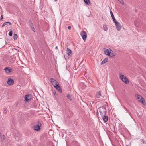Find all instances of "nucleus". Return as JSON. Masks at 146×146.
I'll use <instances>...</instances> for the list:
<instances>
[{"label": "nucleus", "instance_id": "2f4dec72", "mask_svg": "<svg viewBox=\"0 0 146 146\" xmlns=\"http://www.w3.org/2000/svg\"><path fill=\"white\" fill-rule=\"evenodd\" d=\"M119 74V76H121V75H122V73H121V72H120Z\"/></svg>", "mask_w": 146, "mask_h": 146}, {"label": "nucleus", "instance_id": "6ab92c4d", "mask_svg": "<svg viewBox=\"0 0 146 146\" xmlns=\"http://www.w3.org/2000/svg\"><path fill=\"white\" fill-rule=\"evenodd\" d=\"M108 60V58H106L105 59H104L101 62V64H103L105 63L106 62H107Z\"/></svg>", "mask_w": 146, "mask_h": 146}, {"label": "nucleus", "instance_id": "b1692460", "mask_svg": "<svg viewBox=\"0 0 146 146\" xmlns=\"http://www.w3.org/2000/svg\"><path fill=\"white\" fill-rule=\"evenodd\" d=\"M12 34H13L12 31L11 30L9 31V35L10 36H12Z\"/></svg>", "mask_w": 146, "mask_h": 146}, {"label": "nucleus", "instance_id": "f8f14e48", "mask_svg": "<svg viewBox=\"0 0 146 146\" xmlns=\"http://www.w3.org/2000/svg\"><path fill=\"white\" fill-rule=\"evenodd\" d=\"M15 139L16 140H18L21 137V134L19 133H17V134H15Z\"/></svg>", "mask_w": 146, "mask_h": 146}, {"label": "nucleus", "instance_id": "bb28decb", "mask_svg": "<svg viewBox=\"0 0 146 146\" xmlns=\"http://www.w3.org/2000/svg\"><path fill=\"white\" fill-rule=\"evenodd\" d=\"M110 14L111 15V17L112 18H113V17H114V16L113 14V13L111 11H110Z\"/></svg>", "mask_w": 146, "mask_h": 146}, {"label": "nucleus", "instance_id": "473e14b6", "mask_svg": "<svg viewBox=\"0 0 146 146\" xmlns=\"http://www.w3.org/2000/svg\"><path fill=\"white\" fill-rule=\"evenodd\" d=\"M33 31L34 32H35V29L34 28V27H33Z\"/></svg>", "mask_w": 146, "mask_h": 146}, {"label": "nucleus", "instance_id": "9b49d317", "mask_svg": "<svg viewBox=\"0 0 146 146\" xmlns=\"http://www.w3.org/2000/svg\"><path fill=\"white\" fill-rule=\"evenodd\" d=\"M31 95L30 94L28 95H25V101H27L31 99Z\"/></svg>", "mask_w": 146, "mask_h": 146}, {"label": "nucleus", "instance_id": "a211bd4d", "mask_svg": "<svg viewBox=\"0 0 146 146\" xmlns=\"http://www.w3.org/2000/svg\"><path fill=\"white\" fill-rule=\"evenodd\" d=\"M85 4L87 5H89L90 4V0H83Z\"/></svg>", "mask_w": 146, "mask_h": 146}, {"label": "nucleus", "instance_id": "c9c22d12", "mask_svg": "<svg viewBox=\"0 0 146 146\" xmlns=\"http://www.w3.org/2000/svg\"><path fill=\"white\" fill-rule=\"evenodd\" d=\"M57 48V46H56V48Z\"/></svg>", "mask_w": 146, "mask_h": 146}, {"label": "nucleus", "instance_id": "423d86ee", "mask_svg": "<svg viewBox=\"0 0 146 146\" xmlns=\"http://www.w3.org/2000/svg\"><path fill=\"white\" fill-rule=\"evenodd\" d=\"M50 80V82L54 87L56 86L57 85H58V82L56 80H54V79L51 78Z\"/></svg>", "mask_w": 146, "mask_h": 146}, {"label": "nucleus", "instance_id": "cd10ccee", "mask_svg": "<svg viewBox=\"0 0 146 146\" xmlns=\"http://www.w3.org/2000/svg\"><path fill=\"white\" fill-rule=\"evenodd\" d=\"M118 1L122 4H124V2L123 0H118Z\"/></svg>", "mask_w": 146, "mask_h": 146}, {"label": "nucleus", "instance_id": "72a5a7b5", "mask_svg": "<svg viewBox=\"0 0 146 146\" xmlns=\"http://www.w3.org/2000/svg\"><path fill=\"white\" fill-rule=\"evenodd\" d=\"M54 95H55V94H56V93L55 92H54Z\"/></svg>", "mask_w": 146, "mask_h": 146}, {"label": "nucleus", "instance_id": "4be33fe9", "mask_svg": "<svg viewBox=\"0 0 146 146\" xmlns=\"http://www.w3.org/2000/svg\"><path fill=\"white\" fill-rule=\"evenodd\" d=\"M138 21H136L134 22V25L137 27H138L139 25H138Z\"/></svg>", "mask_w": 146, "mask_h": 146}, {"label": "nucleus", "instance_id": "f257e3e1", "mask_svg": "<svg viewBox=\"0 0 146 146\" xmlns=\"http://www.w3.org/2000/svg\"><path fill=\"white\" fill-rule=\"evenodd\" d=\"M98 111L101 116H104L106 114V109L104 107H102L99 108L97 111V114L98 113Z\"/></svg>", "mask_w": 146, "mask_h": 146}, {"label": "nucleus", "instance_id": "f3484780", "mask_svg": "<svg viewBox=\"0 0 146 146\" xmlns=\"http://www.w3.org/2000/svg\"><path fill=\"white\" fill-rule=\"evenodd\" d=\"M101 96V92L100 91H99L98 93L96 95V97L97 98H99Z\"/></svg>", "mask_w": 146, "mask_h": 146}, {"label": "nucleus", "instance_id": "a878e982", "mask_svg": "<svg viewBox=\"0 0 146 146\" xmlns=\"http://www.w3.org/2000/svg\"><path fill=\"white\" fill-rule=\"evenodd\" d=\"M67 97L68 98V99H69L70 101H72V100L71 99H70V95L69 94H67Z\"/></svg>", "mask_w": 146, "mask_h": 146}, {"label": "nucleus", "instance_id": "39448f33", "mask_svg": "<svg viewBox=\"0 0 146 146\" xmlns=\"http://www.w3.org/2000/svg\"><path fill=\"white\" fill-rule=\"evenodd\" d=\"M80 35L83 39L85 41L87 38V33L86 32L84 31H81Z\"/></svg>", "mask_w": 146, "mask_h": 146}, {"label": "nucleus", "instance_id": "9d476101", "mask_svg": "<svg viewBox=\"0 0 146 146\" xmlns=\"http://www.w3.org/2000/svg\"><path fill=\"white\" fill-rule=\"evenodd\" d=\"M111 52H112V51L111 49L109 50L107 49L104 51V53L105 54L108 56L110 54V53H111Z\"/></svg>", "mask_w": 146, "mask_h": 146}, {"label": "nucleus", "instance_id": "0eeeda50", "mask_svg": "<svg viewBox=\"0 0 146 146\" xmlns=\"http://www.w3.org/2000/svg\"><path fill=\"white\" fill-rule=\"evenodd\" d=\"M115 24L117 30L118 31H120L121 28V27L120 23L117 22L116 23H115Z\"/></svg>", "mask_w": 146, "mask_h": 146}, {"label": "nucleus", "instance_id": "c756f323", "mask_svg": "<svg viewBox=\"0 0 146 146\" xmlns=\"http://www.w3.org/2000/svg\"><path fill=\"white\" fill-rule=\"evenodd\" d=\"M3 18V16L2 15H1V16L0 17V20H1Z\"/></svg>", "mask_w": 146, "mask_h": 146}, {"label": "nucleus", "instance_id": "2eb2a0df", "mask_svg": "<svg viewBox=\"0 0 146 146\" xmlns=\"http://www.w3.org/2000/svg\"><path fill=\"white\" fill-rule=\"evenodd\" d=\"M66 54L68 56L70 55L72 53L71 50L68 48H67L66 49Z\"/></svg>", "mask_w": 146, "mask_h": 146}, {"label": "nucleus", "instance_id": "f03ea898", "mask_svg": "<svg viewBox=\"0 0 146 146\" xmlns=\"http://www.w3.org/2000/svg\"><path fill=\"white\" fill-rule=\"evenodd\" d=\"M41 126V124L39 121H38L37 124L33 126V129L36 131H39L40 130V127Z\"/></svg>", "mask_w": 146, "mask_h": 146}, {"label": "nucleus", "instance_id": "1a4fd4ad", "mask_svg": "<svg viewBox=\"0 0 146 146\" xmlns=\"http://www.w3.org/2000/svg\"><path fill=\"white\" fill-rule=\"evenodd\" d=\"M4 70L5 71V72L7 74H9L10 73L12 69L10 67H6L4 68Z\"/></svg>", "mask_w": 146, "mask_h": 146}, {"label": "nucleus", "instance_id": "f704fd0d", "mask_svg": "<svg viewBox=\"0 0 146 146\" xmlns=\"http://www.w3.org/2000/svg\"><path fill=\"white\" fill-rule=\"evenodd\" d=\"M55 1H56L57 0H54Z\"/></svg>", "mask_w": 146, "mask_h": 146}, {"label": "nucleus", "instance_id": "6e6552de", "mask_svg": "<svg viewBox=\"0 0 146 146\" xmlns=\"http://www.w3.org/2000/svg\"><path fill=\"white\" fill-rule=\"evenodd\" d=\"M14 82L13 80L11 78H9L8 79L7 82L8 84L9 85H13Z\"/></svg>", "mask_w": 146, "mask_h": 146}, {"label": "nucleus", "instance_id": "c85d7f7f", "mask_svg": "<svg viewBox=\"0 0 146 146\" xmlns=\"http://www.w3.org/2000/svg\"><path fill=\"white\" fill-rule=\"evenodd\" d=\"M7 112V111L5 109H3V112L4 113H6Z\"/></svg>", "mask_w": 146, "mask_h": 146}, {"label": "nucleus", "instance_id": "dca6fc26", "mask_svg": "<svg viewBox=\"0 0 146 146\" xmlns=\"http://www.w3.org/2000/svg\"><path fill=\"white\" fill-rule=\"evenodd\" d=\"M54 87L56 89L58 90L60 92H62V90L61 88L58 85H57L56 86Z\"/></svg>", "mask_w": 146, "mask_h": 146}, {"label": "nucleus", "instance_id": "ddd939ff", "mask_svg": "<svg viewBox=\"0 0 146 146\" xmlns=\"http://www.w3.org/2000/svg\"><path fill=\"white\" fill-rule=\"evenodd\" d=\"M102 117V119L103 121L105 122H106L108 120V117L107 116L104 115V116H101Z\"/></svg>", "mask_w": 146, "mask_h": 146}, {"label": "nucleus", "instance_id": "20e7f679", "mask_svg": "<svg viewBox=\"0 0 146 146\" xmlns=\"http://www.w3.org/2000/svg\"><path fill=\"white\" fill-rule=\"evenodd\" d=\"M119 77L122 81L126 84H128L129 83L128 80L125 76L124 75H121L119 76Z\"/></svg>", "mask_w": 146, "mask_h": 146}, {"label": "nucleus", "instance_id": "4468645a", "mask_svg": "<svg viewBox=\"0 0 146 146\" xmlns=\"http://www.w3.org/2000/svg\"><path fill=\"white\" fill-rule=\"evenodd\" d=\"M11 24V23L10 22L7 21L5 23H4L2 27L5 26V27H7V26H9V25Z\"/></svg>", "mask_w": 146, "mask_h": 146}, {"label": "nucleus", "instance_id": "7ed1b4c3", "mask_svg": "<svg viewBox=\"0 0 146 146\" xmlns=\"http://www.w3.org/2000/svg\"><path fill=\"white\" fill-rule=\"evenodd\" d=\"M135 96L136 98L138 101L142 102L144 105L145 104V102L144 101V99L141 96L136 94Z\"/></svg>", "mask_w": 146, "mask_h": 146}, {"label": "nucleus", "instance_id": "e433bc0d", "mask_svg": "<svg viewBox=\"0 0 146 146\" xmlns=\"http://www.w3.org/2000/svg\"><path fill=\"white\" fill-rule=\"evenodd\" d=\"M4 137H4V136H3V138H4Z\"/></svg>", "mask_w": 146, "mask_h": 146}, {"label": "nucleus", "instance_id": "412c9836", "mask_svg": "<svg viewBox=\"0 0 146 146\" xmlns=\"http://www.w3.org/2000/svg\"><path fill=\"white\" fill-rule=\"evenodd\" d=\"M112 52L113 51L111 52V53H110V54L108 56L112 57H114L115 56V55Z\"/></svg>", "mask_w": 146, "mask_h": 146}, {"label": "nucleus", "instance_id": "7c9ffc66", "mask_svg": "<svg viewBox=\"0 0 146 146\" xmlns=\"http://www.w3.org/2000/svg\"><path fill=\"white\" fill-rule=\"evenodd\" d=\"M68 29H69L70 30L71 29V26H68Z\"/></svg>", "mask_w": 146, "mask_h": 146}, {"label": "nucleus", "instance_id": "5701e85b", "mask_svg": "<svg viewBox=\"0 0 146 146\" xmlns=\"http://www.w3.org/2000/svg\"><path fill=\"white\" fill-rule=\"evenodd\" d=\"M17 38V34L14 35V40H15Z\"/></svg>", "mask_w": 146, "mask_h": 146}, {"label": "nucleus", "instance_id": "aec40b11", "mask_svg": "<svg viewBox=\"0 0 146 146\" xmlns=\"http://www.w3.org/2000/svg\"><path fill=\"white\" fill-rule=\"evenodd\" d=\"M103 29L105 31H107L108 29V28L106 25H103Z\"/></svg>", "mask_w": 146, "mask_h": 146}, {"label": "nucleus", "instance_id": "393cba45", "mask_svg": "<svg viewBox=\"0 0 146 146\" xmlns=\"http://www.w3.org/2000/svg\"><path fill=\"white\" fill-rule=\"evenodd\" d=\"M112 19L113 21V22L115 24L117 22V21L115 19V17H113V18H112Z\"/></svg>", "mask_w": 146, "mask_h": 146}]
</instances>
